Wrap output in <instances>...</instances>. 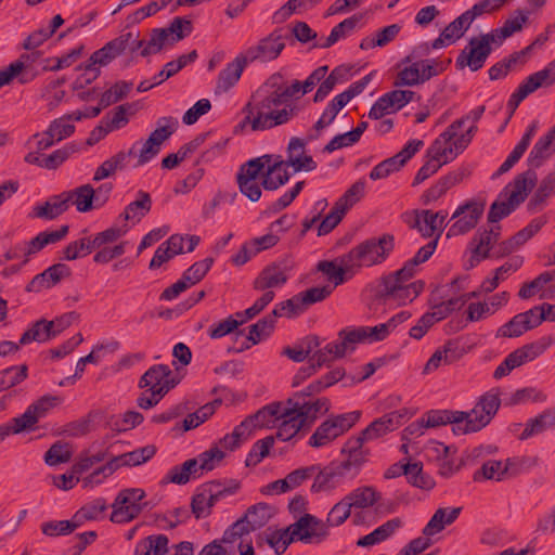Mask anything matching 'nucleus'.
<instances>
[{
  "label": "nucleus",
  "mask_w": 555,
  "mask_h": 555,
  "mask_svg": "<svg viewBox=\"0 0 555 555\" xmlns=\"http://www.w3.org/2000/svg\"><path fill=\"white\" fill-rule=\"evenodd\" d=\"M537 182V173L529 168L517 175L512 182L501 191L499 198L494 201L488 212V222L496 223L509 216L521 203L525 202Z\"/></svg>",
  "instance_id": "obj_1"
},
{
  "label": "nucleus",
  "mask_w": 555,
  "mask_h": 555,
  "mask_svg": "<svg viewBox=\"0 0 555 555\" xmlns=\"http://www.w3.org/2000/svg\"><path fill=\"white\" fill-rule=\"evenodd\" d=\"M395 249V236L384 233L378 237H370L353 246L343 255V261L354 271L362 267H373L385 262Z\"/></svg>",
  "instance_id": "obj_2"
},
{
  "label": "nucleus",
  "mask_w": 555,
  "mask_h": 555,
  "mask_svg": "<svg viewBox=\"0 0 555 555\" xmlns=\"http://www.w3.org/2000/svg\"><path fill=\"white\" fill-rule=\"evenodd\" d=\"M463 125L464 119H456L433 142L426 151L427 160L416 172L412 185L424 182L449 163L448 153H452V149L443 147L442 139L443 143H449L456 135V129H461Z\"/></svg>",
  "instance_id": "obj_3"
},
{
  "label": "nucleus",
  "mask_w": 555,
  "mask_h": 555,
  "mask_svg": "<svg viewBox=\"0 0 555 555\" xmlns=\"http://www.w3.org/2000/svg\"><path fill=\"white\" fill-rule=\"evenodd\" d=\"M360 416L361 413L359 411H352L324 421L309 438L308 444L312 448H321L328 444L348 431L359 421Z\"/></svg>",
  "instance_id": "obj_4"
},
{
  "label": "nucleus",
  "mask_w": 555,
  "mask_h": 555,
  "mask_svg": "<svg viewBox=\"0 0 555 555\" xmlns=\"http://www.w3.org/2000/svg\"><path fill=\"white\" fill-rule=\"evenodd\" d=\"M144 498L143 489L129 488L121 490L112 505L111 520L116 524H125L137 518L146 505V503H141Z\"/></svg>",
  "instance_id": "obj_5"
},
{
  "label": "nucleus",
  "mask_w": 555,
  "mask_h": 555,
  "mask_svg": "<svg viewBox=\"0 0 555 555\" xmlns=\"http://www.w3.org/2000/svg\"><path fill=\"white\" fill-rule=\"evenodd\" d=\"M295 268V260L286 255L281 259L266 266L253 282L256 291H266L282 287L289 279Z\"/></svg>",
  "instance_id": "obj_6"
},
{
  "label": "nucleus",
  "mask_w": 555,
  "mask_h": 555,
  "mask_svg": "<svg viewBox=\"0 0 555 555\" xmlns=\"http://www.w3.org/2000/svg\"><path fill=\"white\" fill-rule=\"evenodd\" d=\"M288 36L283 34L282 29H275L267 37L260 39L256 46L249 47L242 54L248 63L255 61L270 62L281 54L285 48V39Z\"/></svg>",
  "instance_id": "obj_7"
},
{
  "label": "nucleus",
  "mask_w": 555,
  "mask_h": 555,
  "mask_svg": "<svg viewBox=\"0 0 555 555\" xmlns=\"http://www.w3.org/2000/svg\"><path fill=\"white\" fill-rule=\"evenodd\" d=\"M492 52L489 46V39L486 37H473L467 46L459 53L455 60L457 69L468 67L472 72H477L483 67L487 59Z\"/></svg>",
  "instance_id": "obj_8"
},
{
  "label": "nucleus",
  "mask_w": 555,
  "mask_h": 555,
  "mask_svg": "<svg viewBox=\"0 0 555 555\" xmlns=\"http://www.w3.org/2000/svg\"><path fill=\"white\" fill-rule=\"evenodd\" d=\"M337 340L326 344L323 348L318 349L311 357V361L317 362V366L330 365L336 359L345 357L347 352L356 350L354 336L350 334V327L343 328L338 332Z\"/></svg>",
  "instance_id": "obj_9"
},
{
  "label": "nucleus",
  "mask_w": 555,
  "mask_h": 555,
  "mask_svg": "<svg viewBox=\"0 0 555 555\" xmlns=\"http://www.w3.org/2000/svg\"><path fill=\"white\" fill-rule=\"evenodd\" d=\"M364 441L358 436H352L344 443L340 453L343 461H338L341 468L348 475V479H354L367 462L370 450L363 447Z\"/></svg>",
  "instance_id": "obj_10"
},
{
  "label": "nucleus",
  "mask_w": 555,
  "mask_h": 555,
  "mask_svg": "<svg viewBox=\"0 0 555 555\" xmlns=\"http://www.w3.org/2000/svg\"><path fill=\"white\" fill-rule=\"evenodd\" d=\"M486 202L469 201L459 206L452 218H459L449 229L447 236L462 235L473 230L485 210Z\"/></svg>",
  "instance_id": "obj_11"
},
{
  "label": "nucleus",
  "mask_w": 555,
  "mask_h": 555,
  "mask_svg": "<svg viewBox=\"0 0 555 555\" xmlns=\"http://www.w3.org/2000/svg\"><path fill=\"white\" fill-rule=\"evenodd\" d=\"M295 105H287L282 109L268 111V113L257 112V115H246L241 126L249 124L253 131H263L272 129L276 126L288 122L296 114Z\"/></svg>",
  "instance_id": "obj_12"
},
{
  "label": "nucleus",
  "mask_w": 555,
  "mask_h": 555,
  "mask_svg": "<svg viewBox=\"0 0 555 555\" xmlns=\"http://www.w3.org/2000/svg\"><path fill=\"white\" fill-rule=\"evenodd\" d=\"M318 465L310 491L312 493L331 492L339 487L348 475L341 468L338 461H332L325 466Z\"/></svg>",
  "instance_id": "obj_13"
},
{
  "label": "nucleus",
  "mask_w": 555,
  "mask_h": 555,
  "mask_svg": "<svg viewBox=\"0 0 555 555\" xmlns=\"http://www.w3.org/2000/svg\"><path fill=\"white\" fill-rule=\"evenodd\" d=\"M289 526L302 543H321L328 534L326 525L311 514H305Z\"/></svg>",
  "instance_id": "obj_14"
},
{
  "label": "nucleus",
  "mask_w": 555,
  "mask_h": 555,
  "mask_svg": "<svg viewBox=\"0 0 555 555\" xmlns=\"http://www.w3.org/2000/svg\"><path fill=\"white\" fill-rule=\"evenodd\" d=\"M180 383L170 367L166 364L152 365L140 378L139 387L149 390H156L157 388L167 389V393Z\"/></svg>",
  "instance_id": "obj_15"
},
{
  "label": "nucleus",
  "mask_w": 555,
  "mask_h": 555,
  "mask_svg": "<svg viewBox=\"0 0 555 555\" xmlns=\"http://www.w3.org/2000/svg\"><path fill=\"white\" fill-rule=\"evenodd\" d=\"M406 417V410L393 411L373 421L366 428L360 431L359 438L364 442L377 439L387 433L398 428Z\"/></svg>",
  "instance_id": "obj_16"
},
{
  "label": "nucleus",
  "mask_w": 555,
  "mask_h": 555,
  "mask_svg": "<svg viewBox=\"0 0 555 555\" xmlns=\"http://www.w3.org/2000/svg\"><path fill=\"white\" fill-rule=\"evenodd\" d=\"M415 95L411 90H392L383 94L369 111V118L380 119L385 114L389 113V108L393 112L401 109L413 100Z\"/></svg>",
  "instance_id": "obj_17"
},
{
  "label": "nucleus",
  "mask_w": 555,
  "mask_h": 555,
  "mask_svg": "<svg viewBox=\"0 0 555 555\" xmlns=\"http://www.w3.org/2000/svg\"><path fill=\"white\" fill-rule=\"evenodd\" d=\"M270 518L269 505L258 503L247 508L245 515L231 525L238 538L263 527Z\"/></svg>",
  "instance_id": "obj_18"
},
{
  "label": "nucleus",
  "mask_w": 555,
  "mask_h": 555,
  "mask_svg": "<svg viewBox=\"0 0 555 555\" xmlns=\"http://www.w3.org/2000/svg\"><path fill=\"white\" fill-rule=\"evenodd\" d=\"M72 197L68 193L50 196L44 203L33 207L29 218L54 220L68 210Z\"/></svg>",
  "instance_id": "obj_19"
},
{
  "label": "nucleus",
  "mask_w": 555,
  "mask_h": 555,
  "mask_svg": "<svg viewBox=\"0 0 555 555\" xmlns=\"http://www.w3.org/2000/svg\"><path fill=\"white\" fill-rule=\"evenodd\" d=\"M491 234L486 232V228H479L472 237L468 249L470 250V258L464 264L466 270L475 268L480 261L491 258V250L494 249V242L491 240Z\"/></svg>",
  "instance_id": "obj_20"
},
{
  "label": "nucleus",
  "mask_w": 555,
  "mask_h": 555,
  "mask_svg": "<svg viewBox=\"0 0 555 555\" xmlns=\"http://www.w3.org/2000/svg\"><path fill=\"white\" fill-rule=\"evenodd\" d=\"M60 401L59 397L46 395L33 402L27 406L25 412L20 415L23 422L22 428H26L27 431L34 430L39 420L46 417L50 410L57 405Z\"/></svg>",
  "instance_id": "obj_21"
},
{
  "label": "nucleus",
  "mask_w": 555,
  "mask_h": 555,
  "mask_svg": "<svg viewBox=\"0 0 555 555\" xmlns=\"http://www.w3.org/2000/svg\"><path fill=\"white\" fill-rule=\"evenodd\" d=\"M72 275L70 268L65 263H55L50 266L43 272L35 275L27 284L26 292L38 293L43 288H51L56 285L62 279Z\"/></svg>",
  "instance_id": "obj_22"
},
{
  "label": "nucleus",
  "mask_w": 555,
  "mask_h": 555,
  "mask_svg": "<svg viewBox=\"0 0 555 555\" xmlns=\"http://www.w3.org/2000/svg\"><path fill=\"white\" fill-rule=\"evenodd\" d=\"M373 299L374 301L383 305H387L390 302H396L397 305H405L406 301H412L411 292L406 284L400 283H377V285L373 289Z\"/></svg>",
  "instance_id": "obj_23"
},
{
  "label": "nucleus",
  "mask_w": 555,
  "mask_h": 555,
  "mask_svg": "<svg viewBox=\"0 0 555 555\" xmlns=\"http://www.w3.org/2000/svg\"><path fill=\"white\" fill-rule=\"evenodd\" d=\"M466 416L463 411L453 410H429L423 415L426 427L435 428L451 424L454 435H463L462 421H465Z\"/></svg>",
  "instance_id": "obj_24"
},
{
  "label": "nucleus",
  "mask_w": 555,
  "mask_h": 555,
  "mask_svg": "<svg viewBox=\"0 0 555 555\" xmlns=\"http://www.w3.org/2000/svg\"><path fill=\"white\" fill-rule=\"evenodd\" d=\"M248 64L246 57L240 53L231 63L219 73L215 89L216 94L228 92L240 80L242 73Z\"/></svg>",
  "instance_id": "obj_25"
},
{
  "label": "nucleus",
  "mask_w": 555,
  "mask_h": 555,
  "mask_svg": "<svg viewBox=\"0 0 555 555\" xmlns=\"http://www.w3.org/2000/svg\"><path fill=\"white\" fill-rule=\"evenodd\" d=\"M127 37L128 36H118L105 43L101 49L94 51L88 60V66H106L125 53L126 41L128 40Z\"/></svg>",
  "instance_id": "obj_26"
},
{
  "label": "nucleus",
  "mask_w": 555,
  "mask_h": 555,
  "mask_svg": "<svg viewBox=\"0 0 555 555\" xmlns=\"http://www.w3.org/2000/svg\"><path fill=\"white\" fill-rule=\"evenodd\" d=\"M275 322L273 317L270 314L263 317L258 320L255 324H251L248 327V335L246 339L242 343L240 348H229L228 351L231 352H242L249 349L253 345L259 344L262 339L269 337L274 330Z\"/></svg>",
  "instance_id": "obj_27"
},
{
  "label": "nucleus",
  "mask_w": 555,
  "mask_h": 555,
  "mask_svg": "<svg viewBox=\"0 0 555 555\" xmlns=\"http://www.w3.org/2000/svg\"><path fill=\"white\" fill-rule=\"evenodd\" d=\"M281 78L280 75H273L270 78V82L274 90L270 92L267 96H264L261 101L255 103H247L244 107V113L246 115L255 116L257 112L268 113V111H273L274 106H280L288 102L286 98H284V93L282 91V85H278L273 82V80Z\"/></svg>",
  "instance_id": "obj_28"
},
{
  "label": "nucleus",
  "mask_w": 555,
  "mask_h": 555,
  "mask_svg": "<svg viewBox=\"0 0 555 555\" xmlns=\"http://www.w3.org/2000/svg\"><path fill=\"white\" fill-rule=\"evenodd\" d=\"M288 167H291L289 164H285V159H280V156H278L274 163H270V165L267 166L262 175V188L267 191H275L286 184L291 178L287 171Z\"/></svg>",
  "instance_id": "obj_29"
},
{
  "label": "nucleus",
  "mask_w": 555,
  "mask_h": 555,
  "mask_svg": "<svg viewBox=\"0 0 555 555\" xmlns=\"http://www.w3.org/2000/svg\"><path fill=\"white\" fill-rule=\"evenodd\" d=\"M330 406V400L323 397L317 399L313 402H296L294 403V408H288L285 410L284 415H289L294 414V412H297V417L301 416V418L309 426L317 420L319 414L328 412Z\"/></svg>",
  "instance_id": "obj_30"
},
{
  "label": "nucleus",
  "mask_w": 555,
  "mask_h": 555,
  "mask_svg": "<svg viewBox=\"0 0 555 555\" xmlns=\"http://www.w3.org/2000/svg\"><path fill=\"white\" fill-rule=\"evenodd\" d=\"M553 428H555V406L545 409L537 416L529 418L519 439L527 440Z\"/></svg>",
  "instance_id": "obj_31"
},
{
  "label": "nucleus",
  "mask_w": 555,
  "mask_h": 555,
  "mask_svg": "<svg viewBox=\"0 0 555 555\" xmlns=\"http://www.w3.org/2000/svg\"><path fill=\"white\" fill-rule=\"evenodd\" d=\"M137 145L139 142L132 144L128 152L120 151L111 158L103 162L95 170L93 181L99 182L113 176L117 170H122L126 167L128 157L137 154Z\"/></svg>",
  "instance_id": "obj_32"
},
{
  "label": "nucleus",
  "mask_w": 555,
  "mask_h": 555,
  "mask_svg": "<svg viewBox=\"0 0 555 555\" xmlns=\"http://www.w3.org/2000/svg\"><path fill=\"white\" fill-rule=\"evenodd\" d=\"M306 142L304 139L293 137L291 138L287 146V158L285 159V164H289L291 167L294 168V172H298L301 170L312 171L317 168V163L313 160L310 155H299L295 156L294 151L304 150Z\"/></svg>",
  "instance_id": "obj_33"
},
{
  "label": "nucleus",
  "mask_w": 555,
  "mask_h": 555,
  "mask_svg": "<svg viewBox=\"0 0 555 555\" xmlns=\"http://www.w3.org/2000/svg\"><path fill=\"white\" fill-rule=\"evenodd\" d=\"M402 520L398 517L392 518L374 529L371 533L360 538L357 541V545L361 547H367L380 543L390 538L396 530L401 528Z\"/></svg>",
  "instance_id": "obj_34"
},
{
  "label": "nucleus",
  "mask_w": 555,
  "mask_h": 555,
  "mask_svg": "<svg viewBox=\"0 0 555 555\" xmlns=\"http://www.w3.org/2000/svg\"><path fill=\"white\" fill-rule=\"evenodd\" d=\"M555 193V172L547 173L541 181L539 188L527 204L530 212L540 211L546 199Z\"/></svg>",
  "instance_id": "obj_35"
},
{
  "label": "nucleus",
  "mask_w": 555,
  "mask_h": 555,
  "mask_svg": "<svg viewBox=\"0 0 555 555\" xmlns=\"http://www.w3.org/2000/svg\"><path fill=\"white\" fill-rule=\"evenodd\" d=\"M317 270L324 273L328 281L334 283L332 286L334 288L345 282V273L354 272L353 268H349L348 264L343 261V255L335 261H319L317 264Z\"/></svg>",
  "instance_id": "obj_36"
},
{
  "label": "nucleus",
  "mask_w": 555,
  "mask_h": 555,
  "mask_svg": "<svg viewBox=\"0 0 555 555\" xmlns=\"http://www.w3.org/2000/svg\"><path fill=\"white\" fill-rule=\"evenodd\" d=\"M198 460L197 459H190L186 460L181 465L173 466L168 475L167 480L172 483L177 485H185L190 481L191 478H199L202 476V473L198 469Z\"/></svg>",
  "instance_id": "obj_37"
},
{
  "label": "nucleus",
  "mask_w": 555,
  "mask_h": 555,
  "mask_svg": "<svg viewBox=\"0 0 555 555\" xmlns=\"http://www.w3.org/2000/svg\"><path fill=\"white\" fill-rule=\"evenodd\" d=\"M168 538L153 534L140 540L134 547V555H165L168 551Z\"/></svg>",
  "instance_id": "obj_38"
},
{
  "label": "nucleus",
  "mask_w": 555,
  "mask_h": 555,
  "mask_svg": "<svg viewBox=\"0 0 555 555\" xmlns=\"http://www.w3.org/2000/svg\"><path fill=\"white\" fill-rule=\"evenodd\" d=\"M138 198L131 203H129L124 212L120 214V218H122L125 221L132 220L137 218L138 221H140L145 215H147L151 211L152 208V198L151 195L140 190L137 193Z\"/></svg>",
  "instance_id": "obj_39"
},
{
  "label": "nucleus",
  "mask_w": 555,
  "mask_h": 555,
  "mask_svg": "<svg viewBox=\"0 0 555 555\" xmlns=\"http://www.w3.org/2000/svg\"><path fill=\"white\" fill-rule=\"evenodd\" d=\"M345 498L351 507L367 508L378 502L380 493L372 486H363L352 490Z\"/></svg>",
  "instance_id": "obj_40"
},
{
  "label": "nucleus",
  "mask_w": 555,
  "mask_h": 555,
  "mask_svg": "<svg viewBox=\"0 0 555 555\" xmlns=\"http://www.w3.org/2000/svg\"><path fill=\"white\" fill-rule=\"evenodd\" d=\"M552 344V336H543L535 341L526 344L522 347L515 349L514 351L520 361V364L522 365L543 354Z\"/></svg>",
  "instance_id": "obj_41"
},
{
  "label": "nucleus",
  "mask_w": 555,
  "mask_h": 555,
  "mask_svg": "<svg viewBox=\"0 0 555 555\" xmlns=\"http://www.w3.org/2000/svg\"><path fill=\"white\" fill-rule=\"evenodd\" d=\"M72 197V202L79 212H88L96 208L93 203L95 202V190L91 184L80 185L72 191H65Z\"/></svg>",
  "instance_id": "obj_42"
},
{
  "label": "nucleus",
  "mask_w": 555,
  "mask_h": 555,
  "mask_svg": "<svg viewBox=\"0 0 555 555\" xmlns=\"http://www.w3.org/2000/svg\"><path fill=\"white\" fill-rule=\"evenodd\" d=\"M51 323H48L46 319H39L34 322L30 327L24 332L20 338L22 346L28 345L33 341L47 343L53 338V333L50 330Z\"/></svg>",
  "instance_id": "obj_43"
},
{
  "label": "nucleus",
  "mask_w": 555,
  "mask_h": 555,
  "mask_svg": "<svg viewBox=\"0 0 555 555\" xmlns=\"http://www.w3.org/2000/svg\"><path fill=\"white\" fill-rule=\"evenodd\" d=\"M390 333L391 331L388 327L387 323H382L373 327H350V334L358 336V338H354V346L365 340H369L370 343L382 341L385 338H387Z\"/></svg>",
  "instance_id": "obj_44"
},
{
  "label": "nucleus",
  "mask_w": 555,
  "mask_h": 555,
  "mask_svg": "<svg viewBox=\"0 0 555 555\" xmlns=\"http://www.w3.org/2000/svg\"><path fill=\"white\" fill-rule=\"evenodd\" d=\"M555 152V145L550 137L542 135L533 145L528 156V165L531 168H540L542 164L548 159Z\"/></svg>",
  "instance_id": "obj_45"
},
{
  "label": "nucleus",
  "mask_w": 555,
  "mask_h": 555,
  "mask_svg": "<svg viewBox=\"0 0 555 555\" xmlns=\"http://www.w3.org/2000/svg\"><path fill=\"white\" fill-rule=\"evenodd\" d=\"M157 127L151 132L147 140L160 150L162 144L168 140L178 127V120L175 117H160L156 121Z\"/></svg>",
  "instance_id": "obj_46"
},
{
  "label": "nucleus",
  "mask_w": 555,
  "mask_h": 555,
  "mask_svg": "<svg viewBox=\"0 0 555 555\" xmlns=\"http://www.w3.org/2000/svg\"><path fill=\"white\" fill-rule=\"evenodd\" d=\"M285 410L282 413V423L278 426V431L275 434V438L282 441H288L293 437L297 435V433L307 425V423L301 418V416L297 417V412L294 414L284 415Z\"/></svg>",
  "instance_id": "obj_47"
},
{
  "label": "nucleus",
  "mask_w": 555,
  "mask_h": 555,
  "mask_svg": "<svg viewBox=\"0 0 555 555\" xmlns=\"http://www.w3.org/2000/svg\"><path fill=\"white\" fill-rule=\"evenodd\" d=\"M273 156L270 154L249 159L240 167L236 179L256 180L259 175L264 173V168L270 165Z\"/></svg>",
  "instance_id": "obj_48"
},
{
  "label": "nucleus",
  "mask_w": 555,
  "mask_h": 555,
  "mask_svg": "<svg viewBox=\"0 0 555 555\" xmlns=\"http://www.w3.org/2000/svg\"><path fill=\"white\" fill-rule=\"evenodd\" d=\"M144 421L142 413L127 411L121 416L112 415L107 420V426L116 433H124L139 426Z\"/></svg>",
  "instance_id": "obj_49"
},
{
  "label": "nucleus",
  "mask_w": 555,
  "mask_h": 555,
  "mask_svg": "<svg viewBox=\"0 0 555 555\" xmlns=\"http://www.w3.org/2000/svg\"><path fill=\"white\" fill-rule=\"evenodd\" d=\"M80 145L76 142H70L55 150L48 156H43L42 166L48 170H56L63 165L73 154L79 152Z\"/></svg>",
  "instance_id": "obj_50"
},
{
  "label": "nucleus",
  "mask_w": 555,
  "mask_h": 555,
  "mask_svg": "<svg viewBox=\"0 0 555 555\" xmlns=\"http://www.w3.org/2000/svg\"><path fill=\"white\" fill-rule=\"evenodd\" d=\"M28 376L26 364L12 365L0 372V392L20 385Z\"/></svg>",
  "instance_id": "obj_51"
},
{
  "label": "nucleus",
  "mask_w": 555,
  "mask_h": 555,
  "mask_svg": "<svg viewBox=\"0 0 555 555\" xmlns=\"http://www.w3.org/2000/svg\"><path fill=\"white\" fill-rule=\"evenodd\" d=\"M474 20L475 18L470 15V12L468 10L465 11L442 30V37H444L450 43L455 42L469 28Z\"/></svg>",
  "instance_id": "obj_52"
},
{
  "label": "nucleus",
  "mask_w": 555,
  "mask_h": 555,
  "mask_svg": "<svg viewBox=\"0 0 555 555\" xmlns=\"http://www.w3.org/2000/svg\"><path fill=\"white\" fill-rule=\"evenodd\" d=\"M482 479L495 481H503L507 479L506 473H504V463L496 460L486 461L473 475L474 481H480Z\"/></svg>",
  "instance_id": "obj_53"
},
{
  "label": "nucleus",
  "mask_w": 555,
  "mask_h": 555,
  "mask_svg": "<svg viewBox=\"0 0 555 555\" xmlns=\"http://www.w3.org/2000/svg\"><path fill=\"white\" fill-rule=\"evenodd\" d=\"M275 437L273 435L267 436L263 439L256 441L249 450L245 465L246 467L257 466L266 456L269 455L270 449L273 447Z\"/></svg>",
  "instance_id": "obj_54"
},
{
  "label": "nucleus",
  "mask_w": 555,
  "mask_h": 555,
  "mask_svg": "<svg viewBox=\"0 0 555 555\" xmlns=\"http://www.w3.org/2000/svg\"><path fill=\"white\" fill-rule=\"evenodd\" d=\"M168 37V43L173 44L190 36L193 31L192 21L186 17L177 16L172 18L169 26L164 28Z\"/></svg>",
  "instance_id": "obj_55"
},
{
  "label": "nucleus",
  "mask_w": 555,
  "mask_h": 555,
  "mask_svg": "<svg viewBox=\"0 0 555 555\" xmlns=\"http://www.w3.org/2000/svg\"><path fill=\"white\" fill-rule=\"evenodd\" d=\"M464 414H466L465 421H462V430L463 435L470 434V433H477L485 428L493 418L491 415H486L485 412H481L480 410L477 411V405L468 411H463Z\"/></svg>",
  "instance_id": "obj_56"
},
{
  "label": "nucleus",
  "mask_w": 555,
  "mask_h": 555,
  "mask_svg": "<svg viewBox=\"0 0 555 555\" xmlns=\"http://www.w3.org/2000/svg\"><path fill=\"white\" fill-rule=\"evenodd\" d=\"M539 464L538 456H515L504 462L506 478H513Z\"/></svg>",
  "instance_id": "obj_57"
},
{
  "label": "nucleus",
  "mask_w": 555,
  "mask_h": 555,
  "mask_svg": "<svg viewBox=\"0 0 555 555\" xmlns=\"http://www.w3.org/2000/svg\"><path fill=\"white\" fill-rule=\"evenodd\" d=\"M365 185V180L363 178L359 179L335 203L341 207V210L348 211L364 196Z\"/></svg>",
  "instance_id": "obj_58"
},
{
  "label": "nucleus",
  "mask_w": 555,
  "mask_h": 555,
  "mask_svg": "<svg viewBox=\"0 0 555 555\" xmlns=\"http://www.w3.org/2000/svg\"><path fill=\"white\" fill-rule=\"evenodd\" d=\"M214 258L207 257L201 261L194 262L182 273L181 278L190 287H192L206 276L211 266L214 264Z\"/></svg>",
  "instance_id": "obj_59"
},
{
  "label": "nucleus",
  "mask_w": 555,
  "mask_h": 555,
  "mask_svg": "<svg viewBox=\"0 0 555 555\" xmlns=\"http://www.w3.org/2000/svg\"><path fill=\"white\" fill-rule=\"evenodd\" d=\"M156 454V447L154 444H147L142 448H138L131 452H127L118 455L124 466H138L141 465L149 460H151Z\"/></svg>",
  "instance_id": "obj_60"
},
{
  "label": "nucleus",
  "mask_w": 555,
  "mask_h": 555,
  "mask_svg": "<svg viewBox=\"0 0 555 555\" xmlns=\"http://www.w3.org/2000/svg\"><path fill=\"white\" fill-rule=\"evenodd\" d=\"M334 291V287L331 285L317 286L311 287L305 292H300L297 294L299 298V304L302 306L304 311H306L311 305L317 302H321L326 299Z\"/></svg>",
  "instance_id": "obj_61"
},
{
  "label": "nucleus",
  "mask_w": 555,
  "mask_h": 555,
  "mask_svg": "<svg viewBox=\"0 0 555 555\" xmlns=\"http://www.w3.org/2000/svg\"><path fill=\"white\" fill-rule=\"evenodd\" d=\"M73 452L68 443L54 442L44 454V462L49 466H56L72 460Z\"/></svg>",
  "instance_id": "obj_62"
},
{
  "label": "nucleus",
  "mask_w": 555,
  "mask_h": 555,
  "mask_svg": "<svg viewBox=\"0 0 555 555\" xmlns=\"http://www.w3.org/2000/svg\"><path fill=\"white\" fill-rule=\"evenodd\" d=\"M410 467V473L406 476L410 485L423 490H431L435 487L436 482L433 477L423 472L422 462L411 463Z\"/></svg>",
  "instance_id": "obj_63"
},
{
  "label": "nucleus",
  "mask_w": 555,
  "mask_h": 555,
  "mask_svg": "<svg viewBox=\"0 0 555 555\" xmlns=\"http://www.w3.org/2000/svg\"><path fill=\"white\" fill-rule=\"evenodd\" d=\"M555 280V271H544L530 282L524 283L518 292L521 299L531 298L535 292L543 288V286Z\"/></svg>",
  "instance_id": "obj_64"
}]
</instances>
